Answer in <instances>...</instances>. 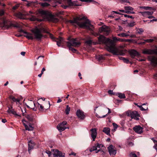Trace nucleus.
Instances as JSON below:
<instances>
[{
	"mask_svg": "<svg viewBox=\"0 0 157 157\" xmlns=\"http://www.w3.org/2000/svg\"><path fill=\"white\" fill-rule=\"evenodd\" d=\"M142 52L144 54L153 55V49H145L143 50Z\"/></svg>",
	"mask_w": 157,
	"mask_h": 157,
	"instance_id": "nucleus-19",
	"label": "nucleus"
},
{
	"mask_svg": "<svg viewBox=\"0 0 157 157\" xmlns=\"http://www.w3.org/2000/svg\"><path fill=\"white\" fill-rule=\"evenodd\" d=\"M28 108H30L34 111H36V108H35V104L33 101H30L29 103V105H26Z\"/></svg>",
	"mask_w": 157,
	"mask_h": 157,
	"instance_id": "nucleus-18",
	"label": "nucleus"
},
{
	"mask_svg": "<svg viewBox=\"0 0 157 157\" xmlns=\"http://www.w3.org/2000/svg\"><path fill=\"white\" fill-rule=\"evenodd\" d=\"M91 132L90 135L93 141H94L97 134V130L96 128H92L90 130Z\"/></svg>",
	"mask_w": 157,
	"mask_h": 157,
	"instance_id": "nucleus-12",
	"label": "nucleus"
},
{
	"mask_svg": "<svg viewBox=\"0 0 157 157\" xmlns=\"http://www.w3.org/2000/svg\"><path fill=\"white\" fill-rule=\"evenodd\" d=\"M69 48V50L72 51L74 53H76L77 52V50L74 48L72 47L71 46H67Z\"/></svg>",
	"mask_w": 157,
	"mask_h": 157,
	"instance_id": "nucleus-40",
	"label": "nucleus"
},
{
	"mask_svg": "<svg viewBox=\"0 0 157 157\" xmlns=\"http://www.w3.org/2000/svg\"><path fill=\"white\" fill-rule=\"evenodd\" d=\"M116 95L117 96L121 99L124 98H125V96L124 94L120 93H116Z\"/></svg>",
	"mask_w": 157,
	"mask_h": 157,
	"instance_id": "nucleus-28",
	"label": "nucleus"
},
{
	"mask_svg": "<svg viewBox=\"0 0 157 157\" xmlns=\"http://www.w3.org/2000/svg\"><path fill=\"white\" fill-rule=\"evenodd\" d=\"M38 105L40 106V108H39V109L40 111L43 112L44 110V107L41 105L39 103H38Z\"/></svg>",
	"mask_w": 157,
	"mask_h": 157,
	"instance_id": "nucleus-43",
	"label": "nucleus"
},
{
	"mask_svg": "<svg viewBox=\"0 0 157 157\" xmlns=\"http://www.w3.org/2000/svg\"><path fill=\"white\" fill-rule=\"evenodd\" d=\"M140 13H141L143 15H152L153 13V11H145L141 12Z\"/></svg>",
	"mask_w": 157,
	"mask_h": 157,
	"instance_id": "nucleus-30",
	"label": "nucleus"
},
{
	"mask_svg": "<svg viewBox=\"0 0 157 157\" xmlns=\"http://www.w3.org/2000/svg\"><path fill=\"white\" fill-rule=\"evenodd\" d=\"M31 17H30L29 19L31 21H42L43 20V19H39L37 18H36L35 16L33 15H31Z\"/></svg>",
	"mask_w": 157,
	"mask_h": 157,
	"instance_id": "nucleus-22",
	"label": "nucleus"
},
{
	"mask_svg": "<svg viewBox=\"0 0 157 157\" xmlns=\"http://www.w3.org/2000/svg\"><path fill=\"white\" fill-rule=\"evenodd\" d=\"M157 151V142L155 144V145L153 147Z\"/></svg>",
	"mask_w": 157,
	"mask_h": 157,
	"instance_id": "nucleus-58",
	"label": "nucleus"
},
{
	"mask_svg": "<svg viewBox=\"0 0 157 157\" xmlns=\"http://www.w3.org/2000/svg\"><path fill=\"white\" fill-rule=\"evenodd\" d=\"M46 153L49 156H50L52 155L51 152L49 151H46Z\"/></svg>",
	"mask_w": 157,
	"mask_h": 157,
	"instance_id": "nucleus-55",
	"label": "nucleus"
},
{
	"mask_svg": "<svg viewBox=\"0 0 157 157\" xmlns=\"http://www.w3.org/2000/svg\"><path fill=\"white\" fill-rule=\"evenodd\" d=\"M25 52H22L21 53V54L23 56H24L25 55Z\"/></svg>",
	"mask_w": 157,
	"mask_h": 157,
	"instance_id": "nucleus-64",
	"label": "nucleus"
},
{
	"mask_svg": "<svg viewBox=\"0 0 157 157\" xmlns=\"http://www.w3.org/2000/svg\"><path fill=\"white\" fill-rule=\"evenodd\" d=\"M124 16L125 17H127L132 19H133L134 18V17H133L132 16H130L127 14H124Z\"/></svg>",
	"mask_w": 157,
	"mask_h": 157,
	"instance_id": "nucleus-48",
	"label": "nucleus"
},
{
	"mask_svg": "<svg viewBox=\"0 0 157 157\" xmlns=\"http://www.w3.org/2000/svg\"><path fill=\"white\" fill-rule=\"evenodd\" d=\"M129 36H130V37L131 38H133L136 37V35H135L134 34H131L130 35H129Z\"/></svg>",
	"mask_w": 157,
	"mask_h": 157,
	"instance_id": "nucleus-62",
	"label": "nucleus"
},
{
	"mask_svg": "<svg viewBox=\"0 0 157 157\" xmlns=\"http://www.w3.org/2000/svg\"><path fill=\"white\" fill-rule=\"evenodd\" d=\"M96 58L99 61L104 60V57L102 55H98L96 56Z\"/></svg>",
	"mask_w": 157,
	"mask_h": 157,
	"instance_id": "nucleus-32",
	"label": "nucleus"
},
{
	"mask_svg": "<svg viewBox=\"0 0 157 157\" xmlns=\"http://www.w3.org/2000/svg\"><path fill=\"white\" fill-rule=\"evenodd\" d=\"M148 58L149 61H151L152 65L155 67L157 65V58H156L155 56H148Z\"/></svg>",
	"mask_w": 157,
	"mask_h": 157,
	"instance_id": "nucleus-10",
	"label": "nucleus"
},
{
	"mask_svg": "<svg viewBox=\"0 0 157 157\" xmlns=\"http://www.w3.org/2000/svg\"><path fill=\"white\" fill-rule=\"evenodd\" d=\"M27 35L25 36V37L28 38L29 40H33V39L35 38V36H33V34L31 33H28V32H27V33H26Z\"/></svg>",
	"mask_w": 157,
	"mask_h": 157,
	"instance_id": "nucleus-24",
	"label": "nucleus"
},
{
	"mask_svg": "<svg viewBox=\"0 0 157 157\" xmlns=\"http://www.w3.org/2000/svg\"><path fill=\"white\" fill-rule=\"evenodd\" d=\"M113 126L114 129V130H115L117 128L118 126L115 123H113Z\"/></svg>",
	"mask_w": 157,
	"mask_h": 157,
	"instance_id": "nucleus-51",
	"label": "nucleus"
},
{
	"mask_svg": "<svg viewBox=\"0 0 157 157\" xmlns=\"http://www.w3.org/2000/svg\"><path fill=\"white\" fill-rule=\"evenodd\" d=\"M78 76L80 78V79H82V78L81 76V73L80 72H79L78 74Z\"/></svg>",
	"mask_w": 157,
	"mask_h": 157,
	"instance_id": "nucleus-63",
	"label": "nucleus"
},
{
	"mask_svg": "<svg viewBox=\"0 0 157 157\" xmlns=\"http://www.w3.org/2000/svg\"><path fill=\"white\" fill-rule=\"evenodd\" d=\"M39 4L43 7H48L50 6V5L47 2H40L39 3Z\"/></svg>",
	"mask_w": 157,
	"mask_h": 157,
	"instance_id": "nucleus-31",
	"label": "nucleus"
},
{
	"mask_svg": "<svg viewBox=\"0 0 157 157\" xmlns=\"http://www.w3.org/2000/svg\"><path fill=\"white\" fill-rule=\"evenodd\" d=\"M97 150V147L95 145V144H94V145L92 147L90 148L89 149V151L90 152H92L93 151H96Z\"/></svg>",
	"mask_w": 157,
	"mask_h": 157,
	"instance_id": "nucleus-36",
	"label": "nucleus"
},
{
	"mask_svg": "<svg viewBox=\"0 0 157 157\" xmlns=\"http://www.w3.org/2000/svg\"><path fill=\"white\" fill-rule=\"evenodd\" d=\"M4 26L3 27L6 28L7 29H8L10 28L11 27L13 26L17 28L19 27V25L18 24H14L13 23H10L9 25H7L5 23V21L4 22Z\"/></svg>",
	"mask_w": 157,
	"mask_h": 157,
	"instance_id": "nucleus-17",
	"label": "nucleus"
},
{
	"mask_svg": "<svg viewBox=\"0 0 157 157\" xmlns=\"http://www.w3.org/2000/svg\"><path fill=\"white\" fill-rule=\"evenodd\" d=\"M117 35L121 37H124L129 36V35L127 34V33H121L118 34Z\"/></svg>",
	"mask_w": 157,
	"mask_h": 157,
	"instance_id": "nucleus-35",
	"label": "nucleus"
},
{
	"mask_svg": "<svg viewBox=\"0 0 157 157\" xmlns=\"http://www.w3.org/2000/svg\"><path fill=\"white\" fill-rule=\"evenodd\" d=\"M69 22L71 23H76L80 27L90 31L92 30L94 28L93 25L91 24L90 21L84 17H77L73 20H70Z\"/></svg>",
	"mask_w": 157,
	"mask_h": 157,
	"instance_id": "nucleus-2",
	"label": "nucleus"
},
{
	"mask_svg": "<svg viewBox=\"0 0 157 157\" xmlns=\"http://www.w3.org/2000/svg\"><path fill=\"white\" fill-rule=\"evenodd\" d=\"M108 150L110 155L111 156L115 155L117 153V151L113 148V146L111 144L108 147Z\"/></svg>",
	"mask_w": 157,
	"mask_h": 157,
	"instance_id": "nucleus-11",
	"label": "nucleus"
},
{
	"mask_svg": "<svg viewBox=\"0 0 157 157\" xmlns=\"http://www.w3.org/2000/svg\"><path fill=\"white\" fill-rule=\"evenodd\" d=\"M153 55H157V47L153 49Z\"/></svg>",
	"mask_w": 157,
	"mask_h": 157,
	"instance_id": "nucleus-45",
	"label": "nucleus"
},
{
	"mask_svg": "<svg viewBox=\"0 0 157 157\" xmlns=\"http://www.w3.org/2000/svg\"><path fill=\"white\" fill-rule=\"evenodd\" d=\"M25 117L30 122H33L34 121V118L31 114H28L25 116Z\"/></svg>",
	"mask_w": 157,
	"mask_h": 157,
	"instance_id": "nucleus-23",
	"label": "nucleus"
},
{
	"mask_svg": "<svg viewBox=\"0 0 157 157\" xmlns=\"http://www.w3.org/2000/svg\"><path fill=\"white\" fill-rule=\"evenodd\" d=\"M85 43L88 44L90 45L92 44V41L91 40H89L86 41Z\"/></svg>",
	"mask_w": 157,
	"mask_h": 157,
	"instance_id": "nucleus-50",
	"label": "nucleus"
},
{
	"mask_svg": "<svg viewBox=\"0 0 157 157\" xmlns=\"http://www.w3.org/2000/svg\"><path fill=\"white\" fill-rule=\"evenodd\" d=\"M65 0L67 1V4L69 6H80V5L76 4L75 2H72L71 1V0Z\"/></svg>",
	"mask_w": 157,
	"mask_h": 157,
	"instance_id": "nucleus-25",
	"label": "nucleus"
},
{
	"mask_svg": "<svg viewBox=\"0 0 157 157\" xmlns=\"http://www.w3.org/2000/svg\"><path fill=\"white\" fill-rule=\"evenodd\" d=\"M76 113L78 117L80 119L83 120L85 117V116L84 115L83 112L80 110H77Z\"/></svg>",
	"mask_w": 157,
	"mask_h": 157,
	"instance_id": "nucleus-13",
	"label": "nucleus"
},
{
	"mask_svg": "<svg viewBox=\"0 0 157 157\" xmlns=\"http://www.w3.org/2000/svg\"><path fill=\"white\" fill-rule=\"evenodd\" d=\"M12 100L14 102H19V100L16 99L14 97L13 98H12Z\"/></svg>",
	"mask_w": 157,
	"mask_h": 157,
	"instance_id": "nucleus-56",
	"label": "nucleus"
},
{
	"mask_svg": "<svg viewBox=\"0 0 157 157\" xmlns=\"http://www.w3.org/2000/svg\"><path fill=\"white\" fill-rule=\"evenodd\" d=\"M16 16L17 17L20 19L23 18V15L21 13H17Z\"/></svg>",
	"mask_w": 157,
	"mask_h": 157,
	"instance_id": "nucleus-39",
	"label": "nucleus"
},
{
	"mask_svg": "<svg viewBox=\"0 0 157 157\" xmlns=\"http://www.w3.org/2000/svg\"><path fill=\"white\" fill-rule=\"evenodd\" d=\"M130 156L131 157H137L136 155L135 154L133 153H131L130 154Z\"/></svg>",
	"mask_w": 157,
	"mask_h": 157,
	"instance_id": "nucleus-52",
	"label": "nucleus"
},
{
	"mask_svg": "<svg viewBox=\"0 0 157 157\" xmlns=\"http://www.w3.org/2000/svg\"><path fill=\"white\" fill-rule=\"evenodd\" d=\"M70 110V107L68 105H67L66 108L65 109V111L66 114L67 115L69 114V112Z\"/></svg>",
	"mask_w": 157,
	"mask_h": 157,
	"instance_id": "nucleus-37",
	"label": "nucleus"
},
{
	"mask_svg": "<svg viewBox=\"0 0 157 157\" xmlns=\"http://www.w3.org/2000/svg\"><path fill=\"white\" fill-rule=\"evenodd\" d=\"M137 106L139 107L140 109V110L142 111H145L147 110L148 109L147 107V106H145L144 108H143V107H142V105H137Z\"/></svg>",
	"mask_w": 157,
	"mask_h": 157,
	"instance_id": "nucleus-38",
	"label": "nucleus"
},
{
	"mask_svg": "<svg viewBox=\"0 0 157 157\" xmlns=\"http://www.w3.org/2000/svg\"><path fill=\"white\" fill-rule=\"evenodd\" d=\"M144 32V30L142 29H139L138 30L137 33L139 34H141L142 33Z\"/></svg>",
	"mask_w": 157,
	"mask_h": 157,
	"instance_id": "nucleus-49",
	"label": "nucleus"
},
{
	"mask_svg": "<svg viewBox=\"0 0 157 157\" xmlns=\"http://www.w3.org/2000/svg\"><path fill=\"white\" fill-rule=\"evenodd\" d=\"M29 147L28 151L29 154H30L31 150L34 148V147L35 145V143L33 141L30 140L28 142Z\"/></svg>",
	"mask_w": 157,
	"mask_h": 157,
	"instance_id": "nucleus-15",
	"label": "nucleus"
},
{
	"mask_svg": "<svg viewBox=\"0 0 157 157\" xmlns=\"http://www.w3.org/2000/svg\"><path fill=\"white\" fill-rule=\"evenodd\" d=\"M133 130L136 133L141 134L143 132V128L140 126H136L133 128Z\"/></svg>",
	"mask_w": 157,
	"mask_h": 157,
	"instance_id": "nucleus-14",
	"label": "nucleus"
},
{
	"mask_svg": "<svg viewBox=\"0 0 157 157\" xmlns=\"http://www.w3.org/2000/svg\"><path fill=\"white\" fill-rule=\"evenodd\" d=\"M45 71V68L44 67H43L42 69V70L41 71V73H42V74H43V73L44 72V71Z\"/></svg>",
	"mask_w": 157,
	"mask_h": 157,
	"instance_id": "nucleus-61",
	"label": "nucleus"
},
{
	"mask_svg": "<svg viewBox=\"0 0 157 157\" xmlns=\"http://www.w3.org/2000/svg\"><path fill=\"white\" fill-rule=\"evenodd\" d=\"M67 46L76 47L80 44V42L78 41H77L76 39H72L69 41L67 42Z\"/></svg>",
	"mask_w": 157,
	"mask_h": 157,
	"instance_id": "nucleus-7",
	"label": "nucleus"
},
{
	"mask_svg": "<svg viewBox=\"0 0 157 157\" xmlns=\"http://www.w3.org/2000/svg\"><path fill=\"white\" fill-rule=\"evenodd\" d=\"M98 41L99 44H105L107 50L113 55L123 56L126 52V50L117 48L112 40L106 38L102 35H100L98 37Z\"/></svg>",
	"mask_w": 157,
	"mask_h": 157,
	"instance_id": "nucleus-1",
	"label": "nucleus"
},
{
	"mask_svg": "<svg viewBox=\"0 0 157 157\" xmlns=\"http://www.w3.org/2000/svg\"><path fill=\"white\" fill-rule=\"evenodd\" d=\"M63 40V39L62 37H60L58 40H56L57 42V45L58 46L60 47L61 46V43Z\"/></svg>",
	"mask_w": 157,
	"mask_h": 157,
	"instance_id": "nucleus-33",
	"label": "nucleus"
},
{
	"mask_svg": "<svg viewBox=\"0 0 157 157\" xmlns=\"http://www.w3.org/2000/svg\"><path fill=\"white\" fill-rule=\"evenodd\" d=\"M128 25L129 26L133 27L134 25V22L128 24Z\"/></svg>",
	"mask_w": 157,
	"mask_h": 157,
	"instance_id": "nucleus-57",
	"label": "nucleus"
},
{
	"mask_svg": "<svg viewBox=\"0 0 157 157\" xmlns=\"http://www.w3.org/2000/svg\"><path fill=\"white\" fill-rule=\"evenodd\" d=\"M23 125L25 126L26 130L31 131L33 130V128L31 125L29 124V126L26 124L24 122H23Z\"/></svg>",
	"mask_w": 157,
	"mask_h": 157,
	"instance_id": "nucleus-21",
	"label": "nucleus"
},
{
	"mask_svg": "<svg viewBox=\"0 0 157 157\" xmlns=\"http://www.w3.org/2000/svg\"><path fill=\"white\" fill-rule=\"evenodd\" d=\"M48 34L50 35V37L51 39H54V37H53V35L49 33Z\"/></svg>",
	"mask_w": 157,
	"mask_h": 157,
	"instance_id": "nucleus-60",
	"label": "nucleus"
},
{
	"mask_svg": "<svg viewBox=\"0 0 157 157\" xmlns=\"http://www.w3.org/2000/svg\"><path fill=\"white\" fill-rule=\"evenodd\" d=\"M140 8L144 9L146 10H149L151 8V7L149 6H142Z\"/></svg>",
	"mask_w": 157,
	"mask_h": 157,
	"instance_id": "nucleus-47",
	"label": "nucleus"
},
{
	"mask_svg": "<svg viewBox=\"0 0 157 157\" xmlns=\"http://www.w3.org/2000/svg\"><path fill=\"white\" fill-rule=\"evenodd\" d=\"M108 93L110 94H113V95H116V93H114L113 91L111 90H109L108 91Z\"/></svg>",
	"mask_w": 157,
	"mask_h": 157,
	"instance_id": "nucleus-44",
	"label": "nucleus"
},
{
	"mask_svg": "<svg viewBox=\"0 0 157 157\" xmlns=\"http://www.w3.org/2000/svg\"><path fill=\"white\" fill-rule=\"evenodd\" d=\"M113 40H112L113 42V43H114V41H120V38H117L116 37H113ZM114 44V45H115V44Z\"/></svg>",
	"mask_w": 157,
	"mask_h": 157,
	"instance_id": "nucleus-42",
	"label": "nucleus"
},
{
	"mask_svg": "<svg viewBox=\"0 0 157 157\" xmlns=\"http://www.w3.org/2000/svg\"><path fill=\"white\" fill-rule=\"evenodd\" d=\"M157 21V19H154L152 20H150V21L149 22H153V21Z\"/></svg>",
	"mask_w": 157,
	"mask_h": 157,
	"instance_id": "nucleus-59",
	"label": "nucleus"
},
{
	"mask_svg": "<svg viewBox=\"0 0 157 157\" xmlns=\"http://www.w3.org/2000/svg\"><path fill=\"white\" fill-rule=\"evenodd\" d=\"M52 151H53L52 154L54 157H64V155L58 149H52Z\"/></svg>",
	"mask_w": 157,
	"mask_h": 157,
	"instance_id": "nucleus-9",
	"label": "nucleus"
},
{
	"mask_svg": "<svg viewBox=\"0 0 157 157\" xmlns=\"http://www.w3.org/2000/svg\"><path fill=\"white\" fill-rule=\"evenodd\" d=\"M100 151L101 152L102 154L104 153V151L101 150V149H100L98 150H97L96 151H95V153H98Z\"/></svg>",
	"mask_w": 157,
	"mask_h": 157,
	"instance_id": "nucleus-54",
	"label": "nucleus"
},
{
	"mask_svg": "<svg viewBox=\"0 0 157 157\" xmlns=\"http://www.w3.org/2000/svg\"><path fill=\"white\" fill-rule=\"evenodd\" d=\"M119 58L120 60H123L124 63H128L129 62V61L127 59L122 57H119Z\"/></svg>",
	"mask_w": 157,
	"mask_h": 157,
	"instance_id": "nucleus-34",
	"label": "nucleus"
},
{
	"mask_svg": "<svg viewBox=\"0 0 157 157\" xmlns=\"http://www.w3.org/2000/svg\"><path fill=\"white\" fill-rule=\"evenodd\" d=\"M4 11L3 10H0V16H2L4 15Z\"/></svg>",
	"mask_w": 157,
	"mask_h": 157,
	"instance_id": "nucleus-53",
	"label": "nucleus"
},
{
	"mask_svg": "<svg viewBox=\"0 0 157 157\" xmlns=\"http://www.w3.org/2000/svg\"><path fill=\"white\" fill-rule=\"evenodd\" d=\"M31 32L35 36V38L38 40H40L43 37V35L42 33H49V32L43 27L40 28L36 27L35 28L31 30Z\"/></svg>",
	"mask_w": 157,
	"mask_h": 157,
	"instance_id": "nucleus-3",
	"label": "nucleus"
},
{
	"mask_svg": "<svg viewBox=\"0 0 157 157\" xmlns=\"http://www.w3.org/2000/svg\"><path fill=\"white\" fill-rule=\"evenodd\" d=\"M107 109L108 110V113L107 114H106V115H103V116H100L98 114H96V117L98 118H103L105 117L108 114H109V113H111V111L110 109L109 108H108Z\"/></svg>",
	"mask_w": 157,
	"mask_h": 157,
	"instance_id": "nucleus-29",
	"label": "nucleus"
},
{
	"mask_svg": "<svg viewBox=\"0 0 157 157\" xmlns=\"http://www.w3.org/2000/svg\"><path fill=\"white\" fill-rule=\"evenodd\" d=\"M124 9L126 10V13H129L128 12H130L131 11H133L134 9L132 7L130 6H126L124 7Z\"/></svg>",
	"mask_w": 157,
	"mask_h": 157,
	"instance_id": "nucleus-26",
	"label": "nucleus"
},
{
	"mask_svg": "<svg viewBox=\"0 0 157 157\" xmlns=\"http://www.w3.org/2000/svg\"><path fill=\"white\" fill-rule=\"evenodd\" d=\"M129 53L132 58H134L135 57L139 55L138 53L136 50H132L129 51Z\"/></svg>",
	"mask_w": 157,
	"mask_h": 157,
	"instance_id": "nucleus-16",
	"label": "nucleus"
},
{
	"mask_svg": "<svg viewBox=\"0 0 157 157\" xmlns=\"http://www.w3.org/2000/svg\"><path fill=\"white\" fill-rule=\"evenodd\" d=\"M154 40L152 39H147L144 40V41H145L147 43H151Z\"/></svg>",
	"mask_w": 157,
	"mask_h": 157,
	"instance_id": "nucleus-46",
	"label": "nucleus"
},
{
	"mask_svg": "<svg viewBox=\"0 0 157 157\" xmlns=\"http://www.w3.org/2000/svg\"><path fill=\"white\" fill-rule=\"evenodd\" d=\"M126 114L128 116L130 117L132 119L134 118L136 120H138L139 118L137 117H138V112L136 111H129L126 113Z\"/></svg>",
	"mask_w": 157,
	"mask_h": 157,
	"instance_id": "nucleus-6",
	"label": "nucleus"
},
{
	"mask_svg": "<svg viewBox=\"0 0 157 157\" xmlns=\"http://www.w3.org/2000/svg\"><path fill=\"white\" fill-rule=\"evenodd\" d=\"M11 109H10V108L9 107H8V109L7 110V112L9 113H12L13 114L16 116H18L20 117V116L19 115H18L17 114L16 111L14 110L13 109H12V106L11 107Z\"/></svg>",
	"mask_w": 157,
	"mask_h": 157,
	"instance_id": "nucleus-20",
	"label": "nucleus"
},
{
	"mask_svg": "<svg viewBox=\"0 0 157 157\" xmlns=\"http://www.w3.org/2000/svg\"><path fill=\"white\" fill-rule=\"evenodd\" d=\"M95 145L97 147V148H101L103 147V145L101 144H99L98 143H97L95 144Z\"/></svg>",
	"mask_w": 157,
	"mask_h": 157,
	"instance_id": "nucleus-41",
	"label": "nucleus"
},
{
	"mask_svg": "<svg viewBox=\"0 0 157 157\" xmlns=\"http://www.w3.org/2000/svg\"><path fill=\"white\" fill-rule=\"evenodd\" d=\"M39 13L42 15L46 17L49 16L48 19L50 21L54 22H57L58 21L57 18L52 16V14L48 11L44 10H40L39 11Z\"/></svg>",
	"mask_w": 157,
	"mask_h": 157,
	"instance_id": "nucleus-4",
	"label": "nucleus"
},
{
	"mask_svg": "<svg viewBox=\"0 0 157 157\" xmlns=\"http://www.w3.org/2000/svg\"><path fill=\"white\" fill-rule=\"evenodd\" d=\"M110 32V28L106 25H103L99 29V33H103L105 36L109 34Z\"/></svg>",
	"mask_w": 157,
	"mask_h": 157,
	"instance_id": "nucleus-5",
	"label": "nucleus"
},
{
	"mask_svg": "<svg viewBox=\"0 0 157 157\" xmlns=\"http://www.w3.org/2000/svg\"><path fill=\"white\" fill-rule=\"evenodd\" d=\"M67 124V122L66 121H63L62 123L59 124L57 126V128L60 132L63 131L67 128L65 126V125H66Z\"/></svg>",
	"mask_w": 157,
	"mask_h": 157,
	"instance_id": "nucleus-8",
	"label": "nucleus"
},
{
	"mask_svg": "<svg viewBox=\"0 0 157 157\" xmlns=\"http://www.w3.org/2000/svg\"><path fill=\"white\" fill-rule=\"evenodd\" d=\"M102 131L107 135H110V129L109 128L107 127L104 128Z\"/></svg>",
	"mask_w": 157,
	"mask_h": 157,
	"instance_id": "nucleus-27",
	"label": "nucleus"
}]
</instances>
